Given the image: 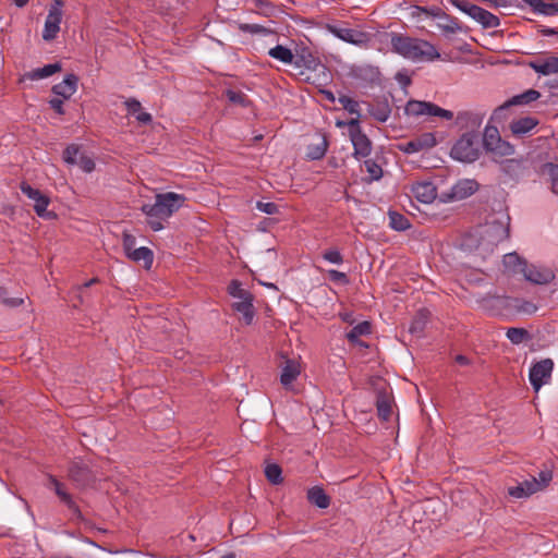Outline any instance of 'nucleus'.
<instances>
[{"label":"nucleus","instance_id":"f257e3e1","mask_svg":"<svg viewBox=\"0 0 558 558\" xmlns=\"http://www.w3.org/2000/svg\"><path fill=\"white\" fill-rule=\"evenodd\" d=\"M509 236L508 226L504 221L492 220L477 226L469 232L462 241V246L471 252H476L485 258L492 254L498 243Z\"/></svg>","mask_w":558,"mask_h":558},{"label":"nucleus","instance_id":"f03ea898","mask_svg":"<svg viewBox=\"0 0 558 558\" xmlns=\"http://www.w3.org/2000/svg\"><path fill=\"white\" fill-rule=\"evenodd\" d=\"M185 197L174 192L160 193L155 196L154 203H144L142 213L146 216L148 226L154 231L163 229L167 221L184 204Z\"/></svg>","mask_w":558,"mask_h":558},{"label":"nucleus","instance_id":"7ed1b4c3","mask_svg":"<svg viewBox=\"0 0 558 558\" xmlns=\"http://www.w3.org/2000/svg\"><path fill=\"white\" fill-rule=\"evenodd\" d=\"M391 47L396 53L413 62L433 61L440 57L430 43L402 34H391Z\"/></svg>","mask_w":558,"mask_h":558},{"label":"nucleus","instance_id":"20e7f679","mask_svg":"<svg viewBox=\"0 0 558 558\" xmlns=\"http://www.w3.org/2000/svg\"><path fill=\"white\" fill-rule=\"evenodd\" d=\"M450 156L462 162H473L480 156L478 133L465 132L453 144Z\"/></svg>","mask_w":558,"mask_h":558},{"label":"nucleus","instance_id":"39448f33","mask_svg":"<svg viewBox=\"0 0 558 558\" xmlns=\"http://www.w3.org/2000/svg\"><path fill=\"white\" fill-rule=\"evenodd\" d=\"M326 29L340 40L360 48H366L371 40L368 33L347 27L344 24H327Z\"/></svg>","mask_w":558,"mask_h":558},{"label":"nucleus","instance_id":"423d86ee","mask_svg":"<svg viewBox=\"0 0 558 558\" xmlns=\"http://www.w3.org/2000/svg\"><path fill=\"white\" fill-rule=\"evenodd\" d=\"M452 5L464 12L484 27L494 28L499 25V19L489 11L465 0H448Z\"/></svg>","mask_w":558,"mask_h":558},{"label":"nucleus","instance_id":"0eeeda50","mask_svg":"<svg viewBox=\"0 0 558 558\" xmlns=\"http://www.w3.org/2000/svg\"><path fill=\"white\" fill-rule=\"evenodd\" d=\"M405 113L408 116L418 117V116H430L438 117L444 120H453L454 113L450 110L440 108L439 106L427 102V101H418V100H410L405 106Z\"/></svg>","mask_w":558,"mask_h":558},{"label":"nucleus","instance_id":"6e6552de","mask_svg":"<svg viewBox=\"0 0 558 558\" xmlns=\"http://www.w3.org/2000/svg\"><path fill=\"white\" fill-rule=\"evenodd\" d=\"M349 134L353 145V156L356 159L366 158L372 153V142L369 138L362 132L360 126V120L351 119L348 122Z\"/></svg>","mask_w":558,"mask_h":558},{"label":"nucleus","instance_id":"1a4fd4ad","mask_svg":"<svg viewBox=\"0 0 558 558\" xmlns=\"http://www.w3.org/2000/svg\"><path fill=\"white\" fill-rule=\"evenodd\" d=\"M554 371V361L551 359H543L534 363L529 372V379L535 392L549 384Z\"/></svg>","mask_w":558,"mask_h":558},{"label":"nucleus","instance_id":"9d476101","mask_svg":"<svg viewBox=\"0 0 558 558\" xmlns=\"http://www.w3.org/2000/svg\"><path fill=\"white\" fill-rule=\"evenodd\" d=\"M478 190V183L472 179H461L456 182L449 192L442 193L441 198L445 202L462 201Z\"/></svg>","mask_w":558,"mask_h":558},{"label":"nucleus","instance_id":"9b49d317","mask_svg":"<svg viewBox=\"0 0 558 558\" xmlns=\"http://www.w3.org/2000/svg\"><path fill=\"white\" fill-rule=\"evenodd\" d=\"M69 477L80 488H84L95 481L94 472L82 459H76L71 463L69 468Z\"/></svg>","mask_w":558,"mask_h":558},{"label":"nucleus","instance_id":"f8f14e48","mask_svg":"<svg viewBox=\"0 0 558 558\" xmlns=\"http://www.w3.org/2000/svg\"><path fill=\"white\" fill-rule=\"evenodd\" d=\"M484 120V114L474 111H460L454 118V124L466 132H477Z\"/></svg>","mask_w":558,"mask_h":558},{"label":"nucleus","instance_id":"ddd939ff","mask_svg":"<svg viewBox=\"0 0 558 558\" xmlns=\"http://www.w3.org/2000/svg\"><path fill=\"white\" fill-rule=\"evenodd\" d=\"M541 97V93L536 89H527L525 90L524 93L520 94V95H517L514 97H512L508 102H506L505 105L498 107L493 116H492V119L493 120H498L501 118V116L504 114V112L508 109L509 106H513V105H529L535 100H537L538 98Z\"/></svg>","mask_w":558,"mask_h":558},{"label":"nucleus","instance_id":"4468645a","mask_svg":"<svg viewBox=\"0 0 558 558\" xmlns=\"http://www.w3.org/2000/svg\"><path fill=\"white\" fill-rule=\"evenodd\" d=\"M522 275L527 281L535 284H547L555 278V274L550 268L534 265L529 266L527 264Z\"/></svg>","mask_w":558,"mask_h":558},{"label":"nucleus","instance_id":"2eb2a0df","mask_svg":"<svg viewBox=\"0 0 558 558\" xmlns=\"http://www.w3.org/2000/svg\"><path fill=\"white\" fill-rule=\"evenodd\" d=\"M436 138L432 133H424L409 142H407L402 149L408 154L418 153L436 145Z\"/></svg>","mask_w":558,"mask_h":558},{"label":"nucleus","instance_id":"dca6fc26","mask_svg":"<svg viewBox=\"0 0 558 558\" xmlns=\"http://www.w3.org/2000/svg\"><path fill=\"white\" fill-rule=\"evenodd\" d=\"M78 77L68 74L64 80L52 87V93L62 99H70L77 90Z\"/></svg>","mask_w":558,"mask_h":558},{"label":"nucleus","instance_id":"f3484780","mask_svg":"<svg viewBox=\"0 0 558 558\" xmlns=\"http://www.w3.org/2000/svg\"><path fill=\"white\" fill-rule=\"evenodd\" d=\"M537 492H539V485L536 477H531L508 488V494L517 499L529 497Z\"/></svg>","mask_w":558,"mask_h":558},{"label":"nucleus","instance_id":"a211bd4d","mask_svg":"<svg viewBox=\"0 0 558 558\" xmlns=\"http://www.w3.org/2000/svg\"><path fill=\"white\" fill-rule=\"evenodd\" d=\"M411 191L414 197L424 204L432 203L437 196L436 187L432 182H417L413 184Z\"/></svg>","mask_w":558,"mask_h":558},{"label":"nucleus","instance_id":"6ab92c4d","mask_svg":"<svg viewBox=\"0 0 558 558\" xmlns=\"http://www.w3.org/2000/svg\"><path fill=\"white\" fill-rule=\"evenodd\" d=\"M62 20V12L48 11V15L45 21V26L43 31V38L47 41L56 38L57 34L60 31V23Z\"/></svg>","mask_w":558,"mask_h":558},{"label":"nucleus","instance_id":"aec40b11","mask_svg":"<svg viewBox=\"0 0 558 558\" xmlns=\"http://www.w3.org/2000/svg\"><path fill=\"white\" fill-rule=\"evenodd\" d=\"M538 124V120L533 117H522L510 123V130L513 135L522 137L534 130Z\"/></svg>","mask_w":558,"mask_h":558},{"label":"nucleus","instance_id":"412c9836","mask_svg":"<svg viewBox=\"0 0 558 558\" xmlns=\"http://www.w3.org/2000/svg\"><path fill=\"white\" fill-rule=\"evenodd\" d=\"M61 71V65L60 63H50V64H47L43 68H38V69H34L32 71H28L26 73H24L22 75V77L20 78L21 82L25 81V80H29V81H38V80H43V78H46V77H49L51 75H53L54 73Z\"/></svg>","mask_w":558,"mask_h":558},{"label":"nucleus","instance_id":"4be33fe9","mask_svg":"<svg viewBox=\"0 0 558 558\" xmlns=\"http://www.w3.org/2000/svg\"><path fill=\"white\" fill-rule=\"evenodd\" d=\"M531 69L542 75L558 73V57L550 56L530 63Z\"/></svg>","mask_w":558,"mask_h":558},{"label":"nucleus","instance_id":"5701e85b","mask_svg":"<svg viewBox=\"0 0 558 558\" xmlns=\"http://www.w3.org/2000/svg\"><path fill=\"white\" fill-rule=\"evenodd\" d=\"M232 307H233L234 311H236L239 314L242 315V320L246 325H251L252 324V322L254 319V316H255V311H254V305H253V298H250L247 300H242V301L234 302Z\"/></svg>","mask_w":558,"mask_h":558},{"label":"nucleus","instance_id":"b1692460","mask_svg":"<svg viewBox=\"0 0 558 558\" xmlns=\"http://www.w3.org/2000/svg\"><path fill=\"white\" fill-rule=\"evenodd\" d=\"M50 482L53 486L56 495L60 498V500L74 513H78V507L73 500L72 496L64 489L62 483H60L57 478L50 477Z\"/></svg>","mask_w":558,"mask_h":558},{"label":"nucleus","instance_id":"393cba45","mask_svg":"<svg viewBox=\"0 0 558 558\" xmlns=\"http://www.w3.org/2000/svg\"><path fill=\"white\" fill-rule=\"evenodd\" d=\"M502 264L508 272L521 275L526 266V262L522 259L517 253L506 254L504 256Z\"/></svg>","mask_w":558,"mask_h":558},{"label":"nucleus","instance_id":"a878e982","mask_svg":"<svg viewBox=\"0 0 558 558\" xmlns=\"http://www.w3.org/2000/svg\"><path fill=\"white\" fill-rule=\"evenodd\" d=\"M307 499L311 504L320 509H326L330 505V498L326 495L324 489L319 486H314L307 492Z\"/></svg>","mask_w":558,"mask_h":558},{"label":"nucleus","instance_id":"bb28decb","mask_svg":"<svg viewBox=\"0 0 558 558\" xmlns=\"http://www.w3.org/2000/svg\"><path fill=\"white\" fill-rule=\"evenodd\" d=\"M300 375V366L296 362L289 360L282 368L280 381L284 387L290 386Z\"/></svg>","mask_w":558,"mask_h":558},{"label":"nucleus","instance_id":"cd10ccee","mask_svg":"<svg viewBox=\"0 0 558 558\" xmlns=\"http://www.w3.org/2000/svg\"><path fill=\"white\" fill-rule=\"evenodd\" d=\"M130 259L136 263H143V266L146 269H149L154 262V254L153 252L145 246L138 247L134 250L131 254L128 255Z\"/></svg>","mask_w":558,"mask_h":558},{"label":"nucleus","instance_id":"c85d7f7f","mask_svg":"<svg viewBox=\"0 0 558 558\" xmlns=\"http://www.w3.org/2000/svg\"><path fill=\"white\" fill-rule=\"evenodd\" d=\"M371 333V324L368 322H362L354 326L348 333L347 338L350 342L365 345L364 342L360 341V337Z\"/></svg>","mask_w":558,"mask_h":558},{"label":"nucleus","instance_id":"c756f323","mask_svg":"<svg viewBox=\"0 0 558 558\" xmlns=\"http://www.w3.org/2000/svg\"><path fill=\"white\" fill-rule=\"evenodd\" d=\"M268 54L271 58H274L284 64H292L294 61V54L291 51V49H289L284 46H281V45H277L276 47L270 48L268 51Z\"/></svg>","mask_w":558,"mask_h":558},{"label":"nucleus","instance_id":"7c9ffc66","mask_svg":"<svg viewBox=\"0 0 558 558\" xmlns=\"http://www.w3.org/2000/svg\"><path fill=\"white\" fill-rule=\"evenodd\" d=\"M486 150L494 154L495 157H507L514 154V147L510 143L502 141L501 137Z\"/></svg>","mask_w":558,"mask_h":558},{"label":"nucleus","instance_id":"2f4dec72","mask_svg":"<svg viewBox=\"0 0 558 558\" xmlns=\"http://www.w3.org/2000/svg\"><path fill=\"white\" fill-rule=\"evenodd\" d=\"M327 147H328L327 141H326V138L323 137L319 140L318 143L311 144L307 146L306 156L311 160H318L325 156V154L327 151Z\"/></svg>","mask_w":558,"mask_h":558},{"label":"nucleus","instance_id":"473e14b6","mask_svg":"<svg viewBox=\"0 0 558 558\" xmlns=\"http://www.w3.org/2000/svg\"><path fill=\"white\" fill-rule=\"evenodd\" d=\"M378 416L388 421L392 413L390 399L385 395H379L376 401Z\"/></svg>","mask_w":558,"mask_h":558},{"label":"nucleus","instance_id":"72a5a7b5","mask_svg":"<svg viewBox=\"0 0 558 558\" xmlns=\"http://www.w3.org/2000/svg\"><path fill=\"white\" fill-rule=\"evenodd\" d=\"M49 203H50V199L45 194L34 202V210L36 211V214L39 217L46 218V219L56 217V215L52 211H49L47 209Z\"/></svg>","mask_w":558,"mask_h":558},{"label":"nucleus","instance_id":"f704fd0d","mask_svg":"<svg viewBox=\"0 0 558 558\" xmlns=\"http://www.w3.org/2000/svg\"><path fill=\"white\" fill-rule=\"evenodd\" d=\"M506 337L512 344H521L530 338L526 329L518 327L508 328L506 331Z\"/></svg>","mask_w":558,"mask_h":558},{"label":"nucleus","instance_id":"c9c22d12","mask_svg":"<svg viewBox=\"0 0 558 558\" xmlns=\"http://www.w3.org/2000/svg\"><path fill=\"white\" fill-rule=\"evenodd\" d=\"M389 226L397 231H404L410 228V222L405 216L397 211H390Z\"/></svg>","mask_w":558,"mask_h":558},{"label":"nucleus","instance_id":"e433bc0d","mask_svg":"<svg viewBox=\"0 0 558 558\" xmlns=\"http://www.w3.org/2000/svg\"><path fill=\"white\" fill-rule=\"evenodd\" d=\"M229 294L238 299L239 301L247 300L250 298H253L250 291L242 288V284L238 280H232L228 287Z\"/></svg>","mask_w":558,"mask_h":558},{"label":"nucleus","instance_id":"4c0bfd02","mask_svg":"<svg viewBox=\"0 0 558 558\" xmlns=\"http://www.w3.org/2000/svg\"><path fill=\"white\" fill-rule=\"evenodd\" d=\"M369 113L379 122H386L391 113L388 104H378L369 108Z\"/></svg>","mask_w":558,"mask_h":558},{"label":"nucleus","instance_id":"58836bf2","mask_svg":"<svg viewBox=\"0 0 558 558\" xmlns=\"http://www.w3.org/2000/svg\"><path fill=\"white\" fill-rule=\"evenodd\" d=\"M338 102L343 107L344 110H347L348 112H350L351 114H355L356 118L355 119H360V105L356 100H354L353 98L347 96V95H341L339 98H338Z\"/></svg>","mask_w":558,"mask_h":558},{"label":"nucleus","instance_id":"ea45409f","mask_svg":"<svg viewBox=\"0 0 558 558\" xmlns=\"http://www.w3.org/2000/svg\"><path fill=\"white\" fill-rule=\"evenodd\" d=\"M265 475L271 484L278 485L282 482L281 468L278 464H268Z\"/></svg>","mask_w":558,"mask_h":558},{"label":"nucleus","instance_id":"a19ab883","mask_svg":"<svg viewBox=\"0 0 558 558\" xmlns=\"http://www.w3.org/2000/svg\"><path fill=\"white\" fill-rule=\"evenodd\" d=\"M226 96L232 104L240 105L242 107H246L248 105L247 96L241 90L228 89L226 92Z\"/></svg>","mask_w":558,"mask_h":558},{"label":"nucleus","instance_id":"79ce46f5","mask_svg":"<svg viewBox=\"0 0 558 558\" xmlns=\"http://www.w3.org/2000/svg\"><path fill=\"white\" fill-rule=\"evenodd\" d=\"M500 138L497 128L494 126H486L484 137H483V145L485 149L488 147H492L494 143L498 142Z\"/></svg>","mask_w":558,"mask_h":558},{"label":"nucleus","instance_id":"37998d69","mask_svg":"<svg viewBox=\"0 0 558 558\" xmlns=\"http://www.w3.org/2000/svg\"><path fill=\"white\" fill-rule=\"evenodd\" d=\"M293 63L296 66L304 65L308 70H316L317 66H323L319 63V61L315 57H313L311 53H308L307 56H301L295 61H293Z\"/></svg>","mask_w":558,"mask_h":558},{"label":"nucleus","instance_id":"c03bdc74","mask_svg":"<svg viewBox=\"0 0 558 558\" xmlns=\"http://www.w3.org/2000/svg\"><path fill=\"white\" fill-rule=\"evenodd\" d=\"M364 166L372 180H379L383 177L381 167L373 159L365 160Z\"/></svg>","mask_w":558,"mask_h":558},{"label":"nucleus","instance_id":"a18cd8bd","mask_svg":"<svg viewBox=\"0 0 558 558\" xmlns=\"http://www.w3.org/2000/svg\"><path fill=\"white\" fill-rule=\"evenodd\" d=\"M425 324H426V316L424 313L421 312L412 320L409 331L413 335L418 336L424 330Z\"/></svg>","mask_w":558,"mask_h":558},{"label":"nucleus","instance_id":"49530a36","mask_svg":"<svg viewBox=\"0 0 558 558\" xmlns=\"http://www.w3.org/2000/svg\"><path fill=\"white\" fill-rule=\"evenodd\" d=\"M0 301L9 307H17L24 303L23 298H9L5 288L0 287Z\"/></svg>","mask_w":558,"mask_h":558},{"label":"nucleus","instance_id":"de8ad7c7","mask_svg":"<svg viewBox=\"0 0 558 558\" xmlns=\"http://www.w3.org/2000/svg\"><path fill=\"white\" fill-rule=\"evenodd\" d=\"M81 154L82 153L80 151V147L73 144L64 149L63 159L65 162L74 165L76 163V160Z\"/></svg>","mask_w":558,"mask_h":558},{"label":"nucleus","instance_id":"09e8293b","mask_svg":"<svg viewBox=\"0 0 558 558\" xmlns=\"http://www.w3.org/2000/svg\"><path fill=\"white\" fill-rule=\"evenodd\" d=\"M84 172H92L95 169V162L92 157L81 154L76 163Z\"/></svg>","mask_w":558,"mask_h":558},{"label":"nucleus","instance_id":"8fccbe9b","mask_svg":"<svg viewBox=\"0 0 558 558\" xmlns=\"http://www.w3.org/2000/svg\"><path fill=\"white\" fill-rule=\"evenodd\" d=\"M256 208L267 215H276L279 213V206L272 202H257Z\"/></svg>","mask_w":558,"mask_h":558},{"label":"nucleus","instance_id":"3c124183","mask_svg":"<svg viewBox=\"0 0 558 558\" xmlns=\"http://www.w3.org/2000/svg\"><path fill=\"white\" fill-rule=\"evenodd\" d=\"M135 245H136L135 236L130 233L124 232L123 236H122V246H123V251L126 254V256L129 254H131L134 250H136Z\"/></svg>","mask_w":558,"mask_h":558},{"label":"nucleus","instance_id":"603ef678","mask_svg":"<svg viewBox=\"0 0 558 558\" xmlns=\"http://www.w3.org/2000/svg\"><path fill=\"white\" fill-rule=\"evenodd\" d=\"M21 191L24 195H26L29 199L34 202L44 195L39 190L32 187L26 182H23L21 184Z\"/></svg>","mask_w":558,"mask_h":558},{"label":"nucleus","instance_id":"864d4df0","mask_svg":"<svg viewBox=\"0 0 558 558\" xmlns=\"http://www.w3.org/2000/svg\"><path fill=\"white\" fill-rule=\"evenodd\" d=\"M21 191L24 195H26L29 199L34 202L44 195L39 190L32 187L26 182H23L21 184Z\"/></svg>","mask_w":558,"mask_h":558},{"label":"nucleus","instance_id":"5fc2aeb1","mask_svg":"<svg viewBox=\"0 0 558 558\" xmlns=\"http://www.w3.org/2000/svg\"><path fill=\"white\" fill-rule=\"evenodd\" d=\"M324 259L331 264L340 265L343 262L342 255L338 250H328L323 254Z\"/></svg>","mask_w":558,"mask_h":558},{"label":"nucleus","instance_id":"6e6d98bb","mask_svg":"<svg viewBox=\"0 0 558 558\" xmlns=\"http://www.w3.org/2000/svg\"><path fill=\"white\" fill-rule=\"evenodd\" d=\"M553 480V472L550 470L541 471L537 478V484L539 485V490L544 489L549 485Z\"/></svg>","mask_w":558,"mask_h":558},{"label":"nucleus","instance_id":"4d7b16f0","mask_svg":"<svg viewBox=\"0 0 558 558\" xmlns=\"http://www.w3.org/2000/svg\"><path fill=\"white\" fill-rule=\"evenodd\" d=\"M518 311L524 314L532 315L537 311V306L530 301H522L518 306Z\"/></svg>","mask_w":558,"mask_h":558},{"label":"nucleus","instance_id":"13d9d810","mask_svg":"<svg viewBox=\"0 0 558 558\" xmlns=\"http://www.w3.org/2000/svg\"><path fill=\"white\" fill-rule=\"evenodd\" d=\"M558 12V3L545 2L543 1V7L541 8V14L553 15Z\"/></svg>","mask_w":558,"mask_h":558},{"label":"nucleus","instance_id":"bf43d9fd","mask_svg":"<svg viewBox=\"0 0 558 558\" xmlns=\"http://www.w3.org/2000/svg\"><path fill=\"white\" fill-rule=\"evenodd\" d=\"M64 100L65 99H62V98L56 96L49 100V105L58 114H64V109H63Z\"/></svg>","mask_w":558,"mask_h":558},{"label":"nucleus","instance_id":"052dcab7","mask_svg":"<svg viewBox=\"0 0 558 558\" xmlns=\"http://www.w3.org/2000/svg\"><path fill=\"white\" fill-rule=\"evenodd\" d=\"M328 278L331 281H336V282H342V283L348 282L347 275L344 272L338 271L336 269L328 270Z\"/></svg>","mask_w":558,"mask_h":558},{"label":"nucleus","instance_id":"680f3d73","mask_svg":"<svg viewBox=\"0 0 558 558\" xmlns=\"http://www.w3.org/2000/svg\"><path fill=\"white\" fill-rule=\"evenodd\" d=\"M125 106H126L128 112L130 114H135L136 116L141 111V109H142L141 102L138 100H136V99H128L125 101Z\"/></svg>","mask_w":558,"mask_h":558},{"label":"nucleus","instance_id":"e2e57ef3","mask_svg":"<svg viewBox=\"0 0 558 558\" xmlns=\"http://www.w3.org/2000/svg\"><path fill=\"white\" fill-rule=\"evenodd\" d=\"M135 117H136V120L143 124L149 123L153 119L150 113L142 112V111H140Z\"/></svg>","mask_w":558,"mask_h":558},{"label":"nucleus","instance_id":"0e129e2a","mask_svg":"<svg viewBox=\"0 0 558 558\" xmlns=\"http://www.w3.org/2000/svg\"><path fill=\"white\" fill-rule=\"evenodd\" d=\"M526 4L533 8L535 12H539L541 8L543 7L544 0H523Z\"/></svg>","mask_w":558,"mask_h":558},{"label":"nucleus","instance_id":"69168bd1","mask_svg":"<svg viewBox=\"0 0 558 558\" xmlns=\"http://www.w3.org/2000/svg\"><path fill=\"white\" fill-rule=\"evenodd\" d=\"M553 184L551 190L555 194H558V167L551 172Z\"/></svg>","mask_w":558,"mask_h":558},{"label":"nucleus","instance_id":"338daca9","mask_svg":"<svg viewBox=\"0 0 558 558\" xmlns=\"http://www.w3.org/2000/svg\"><path fill=\"white\" fill-rule=\"evenodd\" d=\"M64 4V1L63 0H53V4L50 7L49 11H57V12H62V7Z\"/></svg>","mask_w":558,"mask_h":558},{"label":"nucleus","instance_id":"774afa93","mask_svg":"<svg viewBox=\"0 0 558 558\" xmlns=\"http://www.w3.org/2000/svg\"><path fill=\"white\" fill-rule=\"evenodd\" d=\"M456 362L462 366L469 365V363H470L469 359L465 355H461V354L456 356Z\"/></svg>","mask_w":558,"mask_h":558}]
</instances>
